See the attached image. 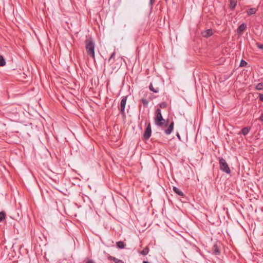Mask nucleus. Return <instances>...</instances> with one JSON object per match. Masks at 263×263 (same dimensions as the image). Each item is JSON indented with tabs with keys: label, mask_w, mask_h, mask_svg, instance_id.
Segmentation results:
<instances>
[{
	"label": "nucleus",
	"mask_w": 263,
	"mask_h": 263,
	"mask_svg": "<svg viewBox=\"0 0 263 263\" xmlns=\"http://www.w3.org/2000/svg\"><path fill=\"white\" fill-rule=\"evenodd\" d=\"M85 49L88 56L92 58L95 61V42L90 37L85 41Z\"/></svg>",
	"instance_id": "obj_1"
},
{
	"label": "nucleus",
	"mask_w": 263,
	"mask_h": 263,
	"mask_svg": "<svg viewBox=\"0 0 263 263\" xmlns=\"http://www.w3.org/2000/svg\"><path fill=\"white\" fill-rule=\"evenodd\" d=\"M155 124L159 127H162L165 124L167 125V123H165V120L163 118L161 112L160 108H157L155 112V117L154 118Z\"/></svg>",
	"instance_id": "obj_2"
},
{
	"label": "nucleus",
	"mask_w": 263,
	"mask_h": 263,
	"mask_svg": "<svg viewBox=\"0 0 263 263\" xmlns=\"http://www.w3.org/2000/svg\"><path fill=\"white\" fill-rule=\"evenodd\" d=\"M220 169L227 174H230L231 170L225 159L222 158H219Z\"/></svg>",
	"instance_id": "obj_3"
},
{
	"label": "nucleus",
	"mask_w": 263,
	"mask_h": 263,
	"mask_svg": "<svg viewBox=\"0 0 263 263\" xmlns=\"http://www.w3.org/2000/svg\"><path fill=\"white\" fill-rule=\"evenodd\" d=\"M127 96H124L122 98V100L120 102V106L119 108V110L120 111L121 114L123 116H125V107L126 103Z\"/></svg>",
	"instance_id": "obj_4"
},
{
	"label": "nucleus",
	"mask_w": 263,
	"mask_h": 263,
	"mask_svg": "<svg viewBox=\"0 0 263 263\" xmlns=\"http://www.w3.org/2000/svg\"><path fill=\"white\" fill-rule=\"evenodd\" d=\"M152 133V130H151V126L150 123H148L145 131L144 133L143 134V137L145 139L147 140L151 136Z\"/></svg>",
	"instance_id": "obj_5"
},
{
	"label": "nucleus",
	"mask_w": 263,
	"mask_h": 263,
	"mask_svg": "<svg viewBox=\"0 0 263 263\" xmlns=\"http://www.w3.org/2000/svg\"><path fill=\"white\" fill-rule=\"evenodd\" d=\"M247 28V25L245 23L241 24L237 28V32L238 34H241Z\"/></svg>",
	"instance_id": "obj_6"
},
{
	"label": "nucleus",
	"mask_w": 263,
	"mask_h": 263,
	"mask_svg": "<svg viewBox=\"0 0 263 263\" xmlns=\"http://www.w3.org/2000/svg\"><path fill=\"white\" fill-rule=\"evenodd\" d=\"M213 34V32L212 29H208L202 32L203 36L206 38L212 36Z\"/></svg>",
	"instance_id": "obj_7"
},
{
	"label": "nucleus",
	"mask_w": 263,
	"mask_h": 263,
	"mask_svg": "<svg viewBox=\"0 0 263 263\" xmlns=\"http://www.w3.org/2000/svg\"><path fill=\"white\" fill-rule=\"evenodd\" d=\"M212 253L215 255H218L220 253V250L216 245H215L212 248Z\"/></svg>",
	"instance_id": "obj_8"
},
{
	"label": "nucleus",
	"mask_w": 263,
	"mask_h": 263,
	"mask_svg": "<svg viewBox=\"0 0 263 263\" xmlns=\"http://www.w3.org/2000/svg\"><path fill=\"white\" fill-rule=\"evenodd\" d=\"M173 128H174V122H172L170 125H169L168 127L167 128V129H166L165 130V133L166 134V135H170L171 134V133L172 132L173 130Z\"/></svg>",
	"instance_id": "obj_9"
},
{
	"label": "nucleus",
	"mask_w": 263,
	"mask_h": 263,
	"mask_svg": "<svg viewBox=\"0 0 263 263\" xmlns=\"http://www.w3.org/2000/svg\"><path fill=\"white\" fill-rule=\"evenodd\" d=\"M173 191L175 193L178 194L179 196H183L184 195L183 193L180 191L178 188L177 187L174 186L173 187Z\"/></svg>",
	"instance_id": "obj_10"
},
{
	"label": "nucleus",
	"mask_w": 263,
	"mask_h": 263,
	"mask_svg": "<svg viewBox=\"0 0 263 263\" xmlns=\"http://www.w3.org/2000/svg\"><path fill=\"white\" fill-rule=\"evenodd\" d=\"M108 259L109 260H113L115 262V263H124V262L122 260L119 259L113 256H109L108 257Z\"/></svg>",
	"instance_id": "obj_11"
},
{
	"label": "nucleus",
	"mask_w": 263,
	"mask_h": 263,
	"mask_svg": "<svg viewBox=\"0 0 263 263\" xmlns=\"http://www.w3.org/2000/svg\"><path fill=\"white\" fill-rule=\"evenodd\" d=\"M256 11H257V9L256 8H250V9H248L247 11V13L248 15H251L255 14L256 12Z\"/></svg>",
	"instance_id": "obj_12"
},
{
	"label": "nucleus",
	"mask_w": 263,
	"mask_h": 263,
	"mask_svg": "<svg viewBox=\"0 0 263 263\" xmlns=\"http://www.w3.org/2000/svg\"><path fill=\"white\" fill-rule=\"evenodd\" d=\"M116 245L117 247L119 249H124L126 246L125 243H124L123 241H118L116 242Z\"/></svg>",
	"instance_id": "obj_13"
},
{
	"label": "nucleus",
	"mask_w": 263,
	"mask_h": 263,
	"mask_svg": "<svg viewBox=\"0 0 263 263\" xmlns=\"http://www.w3.org/2000/svg\"><path fill=\"white\" fill-rule=\"evenodd\" d=\"M149 88L150 89V90H151L152 91L154 92V93H157L159 92V88L158 87H155L154 88L153 86V84L152 83H151L149 86Z\"/></svg>",
	"instance_id": "obj_14"
},
{
	"label": "nucleus",
	"mask_w": 263,
	"mask_h": 263,
	"mask_svg": "<svg viewBox=\"0 0 263 263\" xmlns=\"http://www.w3.org/2000/svg\"><path fill=\"white\" fill-rule=\"evenodd\" d=\"M250 129H251L250 127H244L241 130L242 134H243V135L246 136L249 133Z\"/></svg>",
	"instance_id": "obj_15"
},
{
	"label": "nucleus",
	"mask_w": 263,
	"mask_h": 263,
	"mask_svg": "<svg viewBox=\"0 0 263 263\" xmlns=\"http://www.w3.org/2000/svg\"><path fill=\"white\" fill-rule=\"evenodd\" d=\"M230 7L231 9H234L236 6L237 2L235 0H230Z\"/></svg>",
	"instance_id": "obj_16"
},
{
	"label": "nucleus",
	"mask_w": 263,
	"mask_h": 263,
	"mask_svg": "<svg viewBox=\"0 0 263 263\" xmlns=\"http://www.w3.org/2000/svg\"><path fill=\"white\" fill-rule=\"evenodd\" d=\"M6 218V213L5 212L2 211L0 212V222H3Z\"/></svg>",
	"instance_id": "obj_17"
},
{
	"label": "nucleus",
	"mask_w": 263,
	"mask_h": 263,
	"mask_svg": "<svg viewBox=\"0 0 263 263\" xmlns=\"http://www.w3.org/2000/svg\"><path fill=\"white\" fill-rule=\"evenodd\" d=\"M116 53H115V52H114L110 55L109 59H108V62H109L110 63V64H111L112 63H114V62L115 61V59H114V57H115V55Z\"/></svg>",
	"instance_id": "obj_18"
},
{
	"label": "nucleus",
	"mask_w": 263,
	"mask_h": 263,
	"mask_svg": "<svg viewBox=\"0 0 263 263\" xmlns=\"http://www.w3.org/2000/svg\"><path fill=\"white\" fill-rule=\"evenodd\" d=\"M149 249L148 247H145L142 251H141L140 253L141 254L143 255H146L148 253Z\"/></svg>",
	"instance_id": "obj_19"
},
{
	"label": "nucleus",
	"mask_w": 263,
	"mask_h": 263,
	"mask_svg": "<svg viewBox=\"0 0 263 263\" xmlns=\"http://www.w3.org/2000/svg\"><path fill=\"white\" fill-rule=\"evenodd\" d=\"M5 65V60L2 55H0V66H4Z\"/></svg>",
	"instance_id": "obj_20"
},
{
	"label": "nucleus",
	"mask_w": 263,
	"mask_h": 263,
	"mask_svg": "<svg viewBox=\"0 0 263 263\" xmlns=\"http://www.w3.org/2000/svg\"><path fill=\"white\" fill-rule=\"evenodd\" d=\"M255 88L258 90H262L263 89V84L261 83H258L256 85Z\"/></svg>",
	"instance_id": "obj_21"
},
{
	"label": "nucleus",
	"mask_w": 263,
	"mask_h": 263,
	"mask_svg": "<svg viewBox=\"0 0 263 263\" xmlns=\"http://www.w3.org/2000/svg\"><path fill=\"white\" fill-rule=\"evenodd\" d=\"M141 101L144 106H147L148 105V101H147V99H144V98H142Z\"/></svg>",
	"instance_id": "obj_22"
},
{
	"label": "nucleus",
	"mask_w": 263,
	"mask_h": 263,
	"mask_svg": "<svg viewBox=\"0 0 263 263\" xmlns=\"http://www.w3.org/2000/svg\"><path fill=\"white\" fill-rule=\"evenodd\" d=\"M247 65V62H246L245 61L242 60L240 61V66H241V67H245Z\"/></svg>",
	"instance_id": "obj_23"
},
{
	"label": "nucleus",
	"mask_w": 263,
	"mask_h": 263,
	"mask_svg": "<svg viewBox=\"0 0 263 263\" xmlns=\"http://www.w3.org/2000/svg\"><path fill=\"white\" fill-rule=\"evenodd\" d=\"M256 46H257V48H258L259 49L263 50V44H259V43H256Z\"/></svg>",
	"instance_id": "obj_24"
},
{
	"label": "nucleus",
	"mask_w": 263,
	"mask_h": 263,
	"mask_svg": "<svg viewBox=\"0 0 263 263\" xmlns=\"http://www.w3.org/2000/svg\"><path fill=\"white\" fill-rule=\"evenodd\" d=\"M159 105L161 108H165L166 107V104L164 102L161 103Z\"/></svg>",
	"instance_id": "obj_25"
},
{
	"label": "nucleus",
	"mask_w": 263,
	"mask_h": 263,
	"mask_svg": "<svg viewBox=\"0 0 263 263\" xmlns=\"http://www.w3.org/2000/svg\"><path fill=\"white\" fill-rule=\"evenodd\" d=\"M155 2V0H150L149 1V5L152 6L153 5V4H154Z\"/></svg>",
	"instance_id": "obj_26"
},
{
	"label": "nucleus",
	"mask_w": 263,
	"mask_h": 263,
	"mask_svg": "<svg viewBox=\"0 0 263 263\" xmlns=\"http://www.w3.org/2000/svg\"><path fill=\"white\" fill-rule=\"evenodd\" d=\"M259 98V100L263 102V94H260Z\"/></svg>",
	"instance_id": "obj_27"
},
{
	"label": "nucleus",
	"mask_w": 263,
	"mask_h": 263,
	"mask_svg": "<svg viewBox=\"0 0 263 263\" xmlns=\"http://www.w3.org/2000/svg\"><path fill=\"white\" fill-rule=\"evenodd\" d=\"M86 263H94V261L91 259L88 260Z\"/></svg>",
	"instance_id": "obj_28"
},
{
	"label": "nucleus",
	"mask_w": 263,
	"mask_h": 263,
	"mask_svg": "<svg viewBox=\"0 0 263 263\" xmlns=\"http://www.w3.org/2000/svg\"><path fill=\"white\" fill-rule=\"evenodd\" d=\"M259 119L261 121H263V114L261 115Z\"/></svg>",
	"instance_id": "obj_29"
},
{
	"label": "nucleus",
	"mask_w": 263,
	"mask_h": 263,
	"mask_svg": "<svg viewBox=\"0 0 263 263\" xmlns=\"http://www.w3.org/2000/svg\"><path fill=\"white\" fill-rule=\"evenodd\" d=\"M177 136L179 138V139H180V136L178 133L177 134Z\"/></svg>",
	"instance_id": "obj_30"
},
{
	"label": "nucleus",
	"mask_w": 263,
	"mask_h": 263,
	"mask_svg": "<svg viewBox=\"0 0 263 263\" xmlns=\"http://www.w3.org/2000/svg\"><path fill=\"white\" fill-rule=\"evenodd\" d=\"M143 263H149L147 261H143Z\"/></svg>",
	"instance_id": "obj_31"
}]
</instances>
